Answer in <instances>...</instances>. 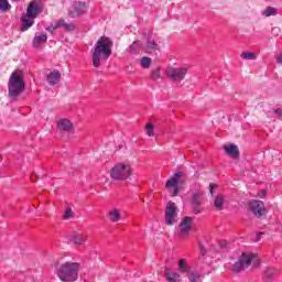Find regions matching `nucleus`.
<instances>
[{"label": "nucleus", "mask_w": 282, "mask_h": 282, "mask_svg": "<svg viewBox=\"0 0 282 282\" xmlns=\"http://www.w3.org/2000/svg\"><path fill=\"white\" fill-rule=\"evenodd\" d=\"M111 47H113V42L107 37L101 36L91 50V61L94 67L98 68L102 65V62L108 61L111 56Z\"/></svg>", "instance_id": "1"}, {"label": "nucleus", "mask_w": 282, "mask_h": 282, "mask_svg": "<svg viewBox=\"0 0 282 282\" xmlns=\"http://www.w3.org/2000/svg\"><path fill=\"white\" fill-rule=\"evenodd\" d=\"M80 264L76 262H65L56 268V274L63 282H74L78 280Z\"/></svg>", "instance_id": "2"}, {"label": "nucleus", "mask_w": 282, "mask_h": 282, "mask_svg": "<svg viewBox=\"0 0 282 282\" xmlns=\"http://www.w3.org/2000/svg\"><path fill=\"white\" fill-rule=\"evenodd\" d=\"M9 96L13 99L19 98L25 90V82H23V70L17 69L9 78L8 83Z\"/></svg>", "instance_id": "3"}, {"label": "nucleus", "mask_w": 282, "mask_h": 282, "mask_svg": "<svg viewBox=\"0 0 282 282\" xmlns=\"http://www.w3.org/2000/svg\"><path fill=\"white\" fill-rule=\"evenodd\" d=\"M39 14H41V7L36 2H31L28 6L26 12L21 17V32H28L34 25V21Z\"/></svg>", "instance_id": "4"}, {"label": "nucleus", "mask_w": 282, "mask_h": 282, "mask_svg": "<svg viewBox=\"0 0 282 282\" xmlns=\"http://www.w3.org/2000/svg\"><path fill=\"white\" fill-rule=\"evenodd\" d=\"M250 265L259 268V257L252 252H242L238 261L234 263L232 270L235 272H243Z\"/></svg>", "instance_id": "5"}, {"label": "nucleus", "mask_w": 282, "mask_h": 282, "mask_svg": "<svg viewBox=\"0 0 282 282\" xmlns=\"http://www.w3.org/2000/svg\"><path fill=\"white\" fill-rule=\"evenodd\" d=\"M130 175H133V170L127 163H117L110 170L111 180H116L117 182H124V180H129Z\"/></svg>", "instance_id": "6"}, {"label": "nucleus", "mask_w": 282, "mask_h": 282, "mask_svg": "<svg viewBox=\"0 0 282 282\" xmlns=\"http://www.w3.org/2000/svg\"><path fill=\"white\" fill-rule=\"evenodd\" d=\"M180 209H177V205L173 202H169L165 207V224L166 226H175L177 224V215Z\"/></svg>", "instance_id": "7"}, {"label": "nucleus", "mask_w": 282, "mask_h": 282, "mask_svg": "<svg viewBox=\"0 0 282 282\" xmlns=\"http://www.w3.org/2000/svg\"><path fill=\"white\" fill-rule=\"evenodd\" d=\"M167 78L173 80V83H182L184 78H186V74H188V67H170L166 69Z\"/></svg>", "instance_id": "8"}, {"label": "nucleus", "mask_w": 282, "mask_h": 282, "mask_svg": "<svg viewBox=\"0 0 282 282\" xmlns=\"http://www.w3.org/2000/svg\"><path fill=\"white\" fill-rule=\"evenodd\" d=\"M181 177H182V172L175 173L173 177H171L165 184V188L170 191V195L172 197L177 196V194L180 193V187H177V184H180Z\"/></svg>", "instance_id": "9"}, {"label": "nucleus", "mask_w": 282, "mask_h": 282, "mask_svg": "<svg viewBox=\"0 0 282 282\" xmlns=\"http://www.w3.org/2000/svg\"><path fill=\"white\" fill-rule=\"evenodd\" d=\"M193 230V218L185 216L180 224V236L188 237V234Z\"/></svg>", "instance_id": "10"}, {"label": "nucleus", "mask_w": 282, "mask_h": 282, "mask_svg": "<svg viewBox=\"0 0 282 282\" xmlns=\"http://www.w3.org/2000/svg\"><path fill=\"white\" fill-rule=\"evenodd\" d=\"M249 208L256 217H261L265 214V205L261 200L249 202Z\"/></svg>", "instance_id": "11"}, {"label": "nucleus", "mask_w": 282, "mask_h": 282, "mask_svg": "<svg viewBox=\"0 0 282 282\" xmlns=\"http://www.w3.org/2000/svg\"><path fill=\"white\" fill-rule=\"evenodd\" d=\"M86 9L87 4H85L84 2H75L69 10V17H72L73 19L76 17H80V14H83Z\"/></svg>", "instance_id": "12"}, {"label": "nucleus", "mask_w": 282, "mask_h": 282, "mask_svg": "<svg viewBox=\"0 0 282 282\" xmlns=\"http://www.w3.org/2000/svg\"><path fill=\"white\" fill-rule=\"evenodd\" d=\"M162 47H164L162 42L149 40L145 50L149 52V54H156V52H160Z\"/></svg>", "instance_id": "13"}, {"label": "nucleus", "mask_w": 282, "mask_h": 282, "mask_svg": "<svg viewBox=\"0 0 282 282\" xmlns=\"http://www.w3.org/2000/svg\"><path fill=\"white\" fill-rule=\"evenodd\" d=\"M192 206L195 215H199L202 213V198L199 193H195L192 198Z\"/></svg>", "instance_id": "14"}, {"label": "nucleus", "mask_w": 282, "mask_h": 282, "mask_svg": "<svg viewBox=\"0 0 282 282\" xmlns=\"http://www.w3.org/2000/svg\"><path fill=\"white\" fill-rule=\"evenodd\" d=\"M57 129L59 131H74V124L68 119H61L57 121Z\"/></svg>", "instance_id": "15"}, {"label": "nucleus", "mask_w": 282, "mask_h": 282, "mask_svg": "<svg viewBox=\"0 0 282 282\" xmlns=\"http://www.w3.org/2000/svg\"><path fill=\"white\" fill-rule=\"evenodd\" d=\"M107 217H108L109 221H111L112 224H118V221H120V219H122V213L118 208H112L108 213Z\"/></svg>", "instance_id": "16"}, {"label": "nucleus", "mask_w": 282, "mask_h": 282, "mask_svg": "<svg viewBox=\"0 0 282 282\" xmlns=\"http://www.w3.org/2000/svg\"><path fill=\"white\" fill-rule=\"evenodd\" d=\"M48 85H51L52 87H54V85H58V83L61 82V72L58 70H53L47 75L46 78Z\"/></svg>", "instance_id": "17"}, {"label": "nucleus", "mask_w": 282, "mask_h": 282, "mask_svg": "<svg viewBox=\"0 0 282 282\" xmlns=\"http://www.w3.org/2000/svg\"><path fill=\"white\" fill-rule=\"evenodd\" d=\"M192 271H193V268L188 265V262L186 261V259H181L178 261V272H181V274H188Z\"/></svg>", "instance_id": "18"}, {"label": "nucleus", "mask_w": 282, "mask_h": 282, "mask_svg": "<svg viewBox=\"0 0 282 282\" xmlns=\"http://www.w3.org/2000/svg\"><path fill=\"white\" fill-rule=\"evenodd\" d=\"M43 43H47V34L46 33H36L33 39V46L39 47V45H43Z\"/></svg>", "instance_id": "19"}, {"label": "nucleus", "mask_w": 282, "mask_h": 282, "mask_svg": "<svg viewBox=\"0 0 282 282\" xmlns=\"http://www.w3.org/2000/svg\"><path fill=\"white\" fill-rule=\"evenodd\" d=\"M224 149L227 155L234 159L239 158V148L236 144L225 145Z\"/></svg>", "instance_id": "20"}, {"label": "nucleus", "mask_w": 282, "mask_h": 282, "mask_svg": "<svg viewBox=\"0 0 282 282\" xmlns=\"http://www.w3.org/2000/svg\"><path fill=\"white\" fill-rule=\"evenodd\" d=\"M165 279L169 282H181L182 275L177 272H170L169 269H165Z\"/></svg>", "instance_id": "21"}, {"label": "nucleus", "mask_w": 282, "mask_h": 282, "mask_svg": "<svg viewBox=\"0 0 282 282\" xmlns=\"http://www.w3.org/2000/svg\"><path fill=\"white\" fill-rule=\"evenodd\" d=\"M224 204H226V198L221 195L218 194L215 198L214 206L217 210H223L224 209Z\"/></svg>", "instance_id": "22"}, {"label": "nucleus", "mask_w": 282, "mask_h": 282, "mask_svg": "<svg viewBox=\"0 0 282 282\" xmlns=\"http://www.w3.org/2000/svg\"><path fill=\"white\" fill-rule=\"evenodd\" d=\"M70 241L75 243V246H83V243L86 241V238L83 236V234H75L70 237Z\"/></svg>", "instance_id": "23"}, {"label": "nucleus", "mask_w": 282, "mask_h": 282, "mask_svg": "<svg viewBox=\"0 0 282 282\" xmlns=\"http://www.w3.org/2000/svg\"><path fill=\"white\" fill-rule=\"evenodd\" d=\"M187 279L189 282H199L202 281V273L199 271H191L187 274Z\"/></svg>", "instance_id": "24"}, {"label": "nucleus", "mask_w": 282, "mask_h": 282, "mask_svg": "<svg viewBox=\"0 0 282 282\" xmlns=\"http://www.w3.org/2000/svg\"><path fill=\"white\" fill-rule=\"evenodd\" d=\"M262 17H276L278 11L276 8L268 7L267 9L261 11Z\"/></svg>", "instance_id": "25"}, {"label": "nucleus", "mask_w": 282, "mask_h": 282, "mask_svg": "<svg viewBox=\"0 0 282 282\" xmlns=\"http://www.w3.org/2000/svg\"><path fill=\"white\" fill-rule=\"evenodd\" d=\"M140 41H135L129 46L128 52H130V54H138V52H140Z\"/></svg>", "instance_id": "26"}, {"label": "nucleus", "mask_w": 282, "mask_h": 282, "mask_svg": "<svg viewBox=\"0 0 282 282\" xmlns=\"http://www.w3.org/2000/svg\"><path fill=\"white\" fill-rule=\"evenodd\" d=\"M240 57H241L243 61H257V54H256V53H252V52H245V53H241Z\"/></svg>", "instance_id": "27"}, {"label": "nucleus", "mask_w": 282, "mask_h": 282, "mask_svg": "<svg viewBox=\"0 0 282 282\" xmlns=\"http://www.w3.org/2000/svg\"><path fill=\"white\" fill-rule=\"evenodd\" d=\"M12 6H10V2L8 0H0V12H8Z\"/></svg>", "instance_id": "28"}, {"label": "nucleus", "mask_w": 282, "mask_h": 282, "mask_svg": "<svg viewBox=\"0 0 282 282\" xmlns=\"http://www.w3.org/2000/svg\"><path fill=\"white\" fill-rule=\"evenodd\" d=\"M140 65H141V67H143V69H149V67H151V58L142 57L140 61Z\"/></svg>", "instance_id": "29"}, {"label": "nucleus", "mask_w": 282, "mask_h": 282, "mask_svg": "<svg viewBox=\"0 0 282 282\" xmlns=\"http://www.w3.org/2000/svg\"><path fill=\"white\" fill-rule=\"evenodd\" d=\"M274 274H276V270L274 268H267L264 270V278L265 279H272V276H274Z\"/></svg>", "instance_id": "30"}, {"label": "nucleus", "mask_w": 282, "mask_h": 282, "mask_svg": "<svg viewBox=\"0 0 282 282\" xmlns=\"http://www.w3.org/2000/svg\"><path fill=\"white\" fill-rule=\"evenodd\" d=\"M153 123H147L145 124V130H147V135H149V138H153L155 135V132H153Z\"/></svg>", "instance_id": "31"}, {"label": "nucleus", "mask_w": 282, "mask_h": 282, "mask_svg": "<svg viewBox=\"0 0 282 282\" xmlns=\"http://www.w3.org/2000/svg\"><path fill=\"white\" fill-rule=\"evenodd\" d=\"M62 28H64L65 32H73V30H76V25L74 23H67L64 21V24H62Z\"/></svg>", "instance_id": "32"}, {"label": "nucleus", "mask_w": 282, "mask_h": 282, "mask_svg": "<svg viewBox=\"0 0 282 282\" xmlns=\"http://www.w3.org/2000/svg\"><path fill=\"white\" fill-rule=\"evenodd\" d=\"M72 218H74V212L69 207H66L63 219H72Z\"/></svg>", "instance_id": "33"}, {"label": "nucleus", "mask_w": 282, "mask_h": 282, "mask_svg": "<svg viewBox=\"0 0 282 282\" xmlns=\"http://www.w3.org/2000/svg\"><path fill=\"white\" fill-rule=\"evenodd\" d=\"M151 78L153 80H158L159 78H162V73L160 72V68L152 70Z\"/></svg>", "instance_id": "34"}, {"label": "nucleus", "mask_w": 282, "mask_h": 282, "mask_svg": "<svg viewBox=\"0 0 282 282\" xmlns=\"http://www.w3.org/2000/svg\"><path fill=\"white\" fill-rule=\"evenodd\" d=\"M65 25V20H57L53 23V26L55 30H58L59 28H63Z\"/></svg>", "instance_id": "35"}, {"label": "nucleus", "mask_w": 282, "mask_h": 282, "mask_svg": "<svg viewBox=\"0 0 282 282\" xmlns=\"http://www.w3.org/2000/svg\"><path fill=\"white\" fill-rule=\"evenodd\" d=\"M280 33H281V29H279V28L272 29V34H275V36H279Z\"/></svg>", "instance_id": "36"}, {"label": "nucleus", "mask_w": 282, "mask_h": 282, "mask_svg": "<svg viewBox=\"0 0 282 282\" xmlns=\"http://www.w3.org/2000/svg\"><path fill=\"white\" fill-rule=\"evenodd\" d=\"M46 30H47V32L53 34L56 29L54 28V24H51L50 26L46 28Z\"/></svg>", "instance_id": "37"}, {"label": "nucleus", "mask_w": 282, "mask_h": 282, "mask_svg": "<svg viewBox=\"0 0 282 282\" xmlns=\"http://www.w3.org/2000/svg\"><path fill=\"white\" fill-rule=\"evenodd\" d=\"M276 63L279 65H282V53H280L278 56H276Z\"/></svg>", "instance_id": "38"}, {"label": "nucleus", "mask_w": 282, "mask_h": 282, "mask_svg": "<svg viewBox=\"0 0 282 282\" xmlns=\"http://www.w3.org/2000/svg\"><path fill=\"white\" fill-rule=\"evenodd\" d=\"M215 188H217V185H215V184H210L209 185V193L213 195V192L215 191Z\"/></svg>", "instance_id": "39"}, {"label": "nucleus", "mask_w": 282, "mask_h": 282, "mask_svg": "<svg viewBox=\"0 0 282 282\" xmlns=\"http://www.w3.org/2000/svg\"><path fill=\"white\" fill-rule=\"evenodd\" d=\"M274 113H275V116H281V113H282L281 108H276V109L274 110Z\"/></svg>", "instance_id": "40"}, {"label": "nucleus", "mask_w": 282, "mask_h": 282, "mask_svg": "<svg viewBox=\"0 0 282 282\" xmlns=\"http://www.w3.org/2000/svg\"><path fill=\"white\" fill-rule=\"evenodd\" d=\"M200 254H202L203 257L206 256V250H205V248L202 247V246H200Z\"/></svg>", "instance_id": "41"}, {"label": "nucleus", "mask_w": 282, "mask_h": 282, "mask_svg": "<svg viewBox=\"0 0 282 282\" xmlns=\"http://www.w3.org/2000/svg\"><path fill=\"white\" fill-rule=\"evenodd\" d=\"M261 235H263V232H260L257 235V241H259V239H261Z\"/></svg>", "instance_id": "42"}, {"label": "nucleus", "mask_w": 282, "mask_h": 282, "mask_svg": "<svg viewBox=\"0 0 282 282\" xmlns=\"http://www.w3.org/2000/svg\"><path fill=\"white\" fill-rule=\"evenodd\" d=\"M260 197H265V192H263V193L260 195Z\"/></svg>", "instance_id": "43"}]
</instances>
